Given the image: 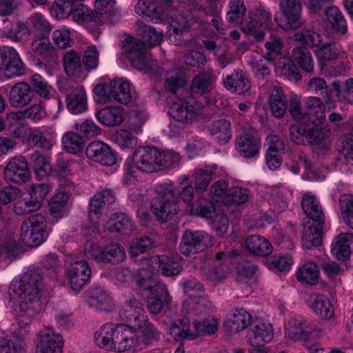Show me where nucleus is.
I'll use <instances>...</instances> for the list:
<instances>
[{
    "mask_svg": "<svg viewBox=\"0 0 353 353\" xmlns=\"http://www.w3.org/2000/svg\"><path fill=\"white\" fill-rule=\"evenodd\" d=\"M207 25V22H205L199 16L193 14L189 17H184L182 15L177 16L172 20L170 25V40L174 43V45H180L179 42L172 41V33L176 35H182L189 29L202 32L205 30Z\"/></svg>",
    "mask_w": 353,
    "mask_h": 353,
    "instance_id": "4468645a",
    "label": "nucleus"
},
{
    "mask_svg": "<svg viewBox=\"0 0 353 353\" xmlns=\"http://www.w3.org/2000/svg\"><path fill=\"white\" fill-rule=\"evenodd\" d=\"M63 339L61 334L49 327L39 332L37 345V353H61Z\"/></svg>",
    "mask_w": 353,
    "mask_h": 353,
    "instance_id": "f3484780",
    "label": "nucleus"
},
{
    "mask_svg": "<svg viewBox=\"0 0 353 353\" xmlns=\"http://www.w3.org/2000/svg\"><path fill=\"white\" fill-rule=\"evenodd\" d=\"M107 228L113 232L127 234L131 231V223L124 213H115L109 219Z\"/></svg>",
    "mask_w": 353,
    "mask_h": 353,
    "instance_id": "e2e57ef3",
    "label": "nucleus"
},
{
    "mask_svg": "<svg viewBox=\"0 0 353 353\" xmlns=\"http://www.w3.org/2000/svg\"><path fill=\"white\" fill-rule=\"evenodd\" d=\"M96 117L105 126H117L123 122V110L117 106H108L99 110Z\"/></svg>",
    "mask_w": 353,
    "mask_h": 353,
    "instance_id": "a19ab883",
    "label": "nucleus"
},
{
    "mask_svg": "<svg viewBox=\"0 0 353 353\" xmlns=\"http://www.w3.org/2000/svg\"><path fill=\"white\" fill-rule=\"evenodd\" d=\"M122 49L123 54L127 57L133 68L144 72H152L157 62L146 50L143 41L127 36L122 41Z\"/></svg>",
    "mask_w": 353,
    "mask_h": 353,
    "instance_id": "39448f33",
    "label": "nucleus"
},
{
    "mask_svg": "<svg viewBox=\"0 0 353 353\" xmlns=\"http://www.w3.org/2000/svg\"><path fill=\"white\" fill-rule=\"evenodd\" d=\"M92 270L86 261L71 263L67 268V279L73 290H79L88 281Z\"/></svg>",
    "mask_w": 353,
    "mask_h": 353,
    "instance_id": "dca6fc26",
    "label": "nucleus"
},
{
    "mask_svg": "<svg viewBox=\"0 0 353 353\" xmlns=\"http://www.w3.org/2000/svg\"><path fill=\"white\" fill-rule=\"evenodd\" d=\"M325 121H310L305 125L303 123L292 125L290 128L291 139L297 144L323 143L327 148L330 131Z\"/></svg>",
    "mask_w": 353,
    "mask_h": 353,
    "instance_id": "20e7f679",
    "label": "nucleus"
},
{
    "mask_svg": "<svg viewBox=\"0 0 353 353\" xmlns=\"http://www.w3.org/2000/svg\"><path fill=\"white\" fill-rule=\"evenodd\" d=\"M150 263L154 270L166 276L177 275L182 270L180 256L176 253L154 256L150 258Z\"/></svg>",
    "mask_w": 353,
    "mask_h": 353,
    "instance_id": "2eb2a0df",
    "label": "nucleus"
},
{
    "mask_svg": "<svg viewBox=\"0 0 353 353\" xmlns=\"http://www.w3.org/2000/svg\"><path fill=\"white\" fill-rule=\"evenodd\" d=\"M84 253L88 259L102 263L118 264L126 258L124 248L119 243H112L102 247L87 242L84 246Z\"/></svg>",
    "mask_w": 353,
    "mask_h": 353,
    "instance_id": "423d86ee",
    "label": "nucleus"
},
{
    "mask_svg": "<svg viewBox=\"0 0 353 353\" xmlns=\"http://www.w3.org/2000/svg\"><path fill=\"white\" fill-rule=\"evenodd\" d=\"M301 208L305 214L316 223H325V216L320 202L310 192H306L301 199Z\"/></svg>",
    "mask_w": 353,
    "mask_h": 353,
    "instance_id": "bb28decb",
    "label": "nucleus"
},
{
    "mask_svg": "<svg viewBox=\"0 0 353 353\" xmlns=\"http://www.w3.org/2000/svg\"><path fill=\"white\" fill-rule=\"evenodd\" d=\"M325 17L327 22L335 31L343 34L347 32V25L346 20L337 7L332 6L327 8L325 10Z\"/></svg>",
    "mask_w": 353,
    "mask_h": 353,
    "instance_id": "603ef678",
    "label": "nucleus"
},
{
    "mask_svg": "<svg viewBox=\"0 0 353 353\" xmlns=\"http://www.w3.org/2000/svg\"><path fill=\"white\" fill-rule=\"evenodd\" d=\"M63 65L64 71L69 77H77L83 71L80 56L74 50L67 51L63 54Z\"/></svg>",
    "mask_w": 353,
    "mask_h": 353,
    "instance_id": "49530a36",
    "label": "nucleus"
},
{
    "mask_svg": "<svg viewBox=\"0 0 353 353\" xmlns=\"http://www.w3.org/2000/svg\"><path fill=\"white\" fill-rule=\"evenodd\" d=\"M286 336L293 341H310L312 334L309 323L301 318L290 319L285 330Z\"/></svg>",
    "mask_w": 353,
    "mask_h": 353,
    "instance_id": "b1692460",
    "label": "nucleus"
},
{
    "mask_svg": "<svg viewBox=\"0 0 353 353\" xmlns=\"http://www.w3.org/2000/svg\"><path fill=\"white\" fill-rule=\"evenodd\" d=\"M112 100L122 104H128L131 100L129 82L123 79L112 81Z\"/></svg>",
    "mask_w": 353,
    "mask_h": 353,
    "instance_id": "bf43d9fd",
    "label": "nucleus"
},
{
    "mask_svg": "<svg viewBox=\"0 0 353 353\" xmlns=\"http://www.w3.org/2000/svg\"><path fill=\"white\" fill-rule=\"evenodd\" d=\"M245 247L248 250L259 256H267L272 251L271 243L259 235H251L245 239Z\"/></svg>",
    "mask_w": 353,
    "mask_h": 353,
    "instance_id": "de8ad7c7",
    "label": "nucleus"
},
{
    "mask_svg": "<svg viewBox=\"0 0 353 353\" xmlns=\"http://www.w3.org/2000/svg\"><path fill=\"white\" fill-rule=\"evenodd\" d=\"M307 121H325V104L318 97H310L305 101Z\"/></svg>",
    "mask_w": 353,
    "mask_h": 353,
    "instance_id": "a18cd8bd",
    "label": "nucleus"
},
{
    "mask_svg": "<svg viewBox=\"0 0 353 353\" xmlns=\"http://www.w3.org/2000/svg\"><path fill=\"white\" fill-rule=\"evenodd\" d=\"M168 113L175 120L188 124L196 119L199 112L190 102L179 99L171 105Z\"/></svg>",
    "mask_w": 353,
    "mask_h": 353,
    "instance_id": "4be33fe9",
    "label": "nucleus"
},
{
    "mask_svg": "<svg viewBox=\"0 0 353 353\" xmlns=\"http://www.w3.org/2000/svg\"><path fill=\"white\" fill-rule=\"evenodd\" d=\"M288 190L284 187L274 186L269 190L268 203L270 210L275 213H281L288 206Z\"/></svg>",
    "mask_w": 353,
    "mask_h": 353,
    "instance_id": "e433bc0d",
    "label": "nucleus"
},
{
    "mask_svg": "<svg viewBox=\"0 0 353 353\" xmlns=\"http://www.w3.org/2000/svg\"><path fill=\"white\" fill-rule=\"evenodd\" d=\"M155 191L157 196L151 203L152 212L157 219L167 222L180 210L179 193L172 184L167 183L157 185Z\"/></svg>",
    "mask_w": 353,
    "mask_h": 353,
    "instance_id": "7ed1b4c3",
    "label": "nucleus"
},
{
    "mask_svg": "<svg viewBox=\"0 0 353 353\" xmlns=\"http://www.w3.org/2000/svg\"><path fill=\"white\" fill-rule=\"evenodd\" d=\"M320 272L317 265L311 261H302L296 272L298 281L311 285L319 283Z\"/></svg>",
    "mask_w": 353,
    "mask_h": 353,
    "instance_id": "f704fd0d",
    "label": "nucleus"
},
{
    "mask_svg": "<svg viewBox=\"0 0 353 353\" xmlns=\"http://www.w3.org/2000/svg\"><path fill=\"white\" fill-rule=\"evenodd\" d=\"M292 58L299 67L307 72H312L314 61L310 50L305 46H298L292 50Z\"/></svg>",
    "mask_w": 353,
    "mask_h": 353,
    "instance_id": "6e6d98bb",
    "label": "nucleus"
},
{
    "mask_svg": "<svg viewBox=\"0 0 353 353\" xmlns=\"http://www.w3.org/2000/svg\"><path fill=\"white\" fill-rule=\"evenodd\" d=\"M86 301L90 305L103 310H111L113 307L112 298L103 288L99 287L92 288L88 291Z\"/></svg>",
    "mask_w": 353,
    "mask_h": 353,
    "instance_id": "ea45409f",
    "label": "nucleus"
},
{
    "mask_svg": "<svg viewBox=\"0 0 353 353\" xmlns=\"http://www.w3.org/2000/svg\"><path fill=\"white\" fill-rule=\"evenodd\" d=\"M49 192V187L44 183L30 186L27 196L19 199L14 205V210L19 215H25L38 210Z\"/></svg>",
    "mask_w": 353,
    "mask_h": 353,
    "instance_id": "1a4fd4ad",
    "label": "nucleus"
},
{
    "mask_svg": "<svg viewBox=\"0 0 353 353\" xmlns=\"http://www.w3.org/2000/svg\"><path fill=\"white\" fill-rule=\"evenodd\" d=\"M119 324L105 323L95 333L96 343L107 350H113L117 337V328Z\"/></svg>",
    "mask_w": 353,
    "mask_h": 353,
    "instance_id": "72a5a7b5",
    "label": "nucleus"
},
{
    "mask_svg": "<svg viewBox=\"0 0 353 353\" xmlns=\"http://www.w3.org/2000/svg\"><path fill=\"white\" fill-rule=\"evenodd\" d=\"M260 145V139L251 134L239 136L236 141L238 151L245 158H252L257 154Z\"/></svg>",
    "mask_w": 353,
    "mask_h": 353,
    "instance_id": "4c0bfd02",
    "label": "nucleus"
},
{
    "mask_svg": "<svg viewBox=\"0 0 353 353\" xmlns=\"http://www.w3.org/2000/svg\"><path fill=\"white\" fill-rule=\"evenodd\" d=\"M119 315L123 321L135 326L138 323H143L147 316L143 308L141 301L132 299L125 302L119 311Z\"/></svg>",
    "mask_w": 353,
    "mask_h": 353,
    "instance_id": "5701e85b",
    "label": "nucleus"
},
{
    "mask_svg": "<svg viewBox=\"0 0 353 353\" xmlns=\"http://www.w3.org/2000/svg\"><path fill=\"white\" fill-rule=\"evenodd\" d=\"M134 10L139 15H144L154 23H161L168 17L166 6L155 0H139Z\"/></svg>",
    "mask_w": 353,
    "mask_h": 353,
    "instance_id": "412c9836",
    "label": "nucleus"
},
{
    "mask_svg": "<svg viewBox=\"0 0 353 353\" xmlns=\"http://www.w3.org/2000/svg\"><path fill=\"white\" fill-rule=\"evenodd\" d=\"M74 20L80 25L88 27L98 24L99 17L94 11L84 4L78 5L73 12Z\"/></svg>",
    "mask_w": 353,
    "mask_h": 353,
    "instance_id": "3c124183",
    "label": "nucleus"
},
{
    "mask_svg": "<svg viewBox=\"0 0 353 353\" xmlns=\"http://www.w3.org/2000/svg\"><path fill=\"white\" fill-rule=\"evenodd\" d=\"M46 218L41 213L23 221L21 225V239L23 243L30 247L40 245L46 236Z\"/></svg>",
    "mask_w": 353,
    "mask_h": 353,
    "instance_id": "0eeeda50",
    "label": "nucleus"
},
{
    "mask_svg": "<svg viewBox=\"0 0 353 353\" xmlns=\"http://www.w3.org/2000/svg\"><path fill=\"white\" fill-rule=\"evenodd\" d=\"M74 0H55L50 8V14L57 19H63L73 14Z\"/></svg>",
    "mask_w": 353,
    "mask_h": 353,
    "instance_id": "0e129e2a",
    "label": "nucleus"
},
{
    "mask_svg": "<svg viewBox=\"0 0 353 353\" xmlns=\"http://www.w3.org/2000/svg\"><path fill=\"white\" fill-rule=\"evenodd\" d=\"M339 205L343 221L353 229V195H342L339 199Z\"/></svg>",
    "mask_w": 353,
    "mask_h": 353,
    "instance_id": "774afa93",
    "label": "nucleus"
},
{
    "mask_svg": "<svg viewBox=\"0 0 353 353\" xmlns=\"http://www.w3.org/2000/svg\"><path fill=\"white\" fill-rule=\"evenodd\" d=\"M276 69L277 72H280L281 75L287 77L290 80L298 81L301 79L297 66L294 63L293 60L289 58H279L276 64Z\"/></svg>",
    "mask_w": 353,
    "mask_h": 353,
    "instance_id": "052dcab7",
    "label": "nucleus"
},
{
    "mask_svg": "<svg viewBox=\"0 0 353 353\" xmlns=\"http://www.w3.org/2000/svg\"><path fill=\"white\" fill-rule=\"evenodd\" d=\"M34 95L32 88L28 83L19 82L12 87L9 101L13 107L23 108L33 99Z\"/></svg>",
    "mask_w": 353,
    "mask_h": 353,
    "instance_id": "a878e982",
    "label": "nucleus"
},
{
    "mask_svg": "<svg viewBox=\"0 0 353 353\" xmlns=\"http://www.w3.org/2000/svg\"><path fill=\"white\" fill-rule=\"evenodd\" d=\"M154 273L148 268L138 270L137 283L143 290L150 292L149 296H157L169 301V294L166 285L153 279Z\"/></svg>",
    "mask_w": 353,
    "mask_h": 353,
    "instance_id": "ddd939ff",
    "label": "nucleus"
},
{
    "mask_svg": "<svg viewBox=\"0 0 353 353\" xmlns=\"http://www.w3.org/2000/svg\"><path fill=\"white\" fill-rule=\"evenodd\" d=\"M273 338L272 326L270 323L256 322L250 332L248 341L253 347H263Z\"/></svg>",
    "mask_w": 353,
    "mask_h": 353,
    "instance_id": "473e14b6",
    "label": "nucleus"
},
{
    "mask_svg": "<svg viewBox=\"0 0 353 353\" xmlns=\"http://www.w3.org/2000/svg\"><path fill=\"white\" fill-rule=\"evenodd\" d=\"M212 137L220 143H226L232 137L231 124L226 119L214 121L209 126Z\"/></svg>",
    "mask_w": 353,
    "mask_h": 353,
    "instance_id": "09e8293b",
    "label": "nucleus"
},
{
    "mask_svg": "<svg viewBox=\"0 0 353 353\" xmlns=\"http://www.w3.org/2000/svg\"><path fill=\"white\" fill-rule=\"evenodd\" d=\"M73 160L59 157L57 159L55 168L54 170L59 186L64 190L70 191L74 189V183L68 178L72 174Z\"/></svg>",
    "mask_w": 353,
    "mask_h": 353,
    "instance_id": "393cba45",
    "label": "nucleus"
},
{
    "mask_svg": "<svg viewBox=\"0 0 353 353\" xmlns=\"http://www.w3.org/2000/svg\"><path fill=\"white\" fill-rule=\"evenodd\" d=\"M308 306L323 319H330L334 316V309L330 299L323 294H312L307 300Z\"/></svg>",
    "mask_w": 353,
    "mask_h": 353,
    "instance_id": "c85d7f7f",
    "label": "nucleus"
},
{
    "mask_svg": "<svg viewBox=\"0 0 353 353\" xmlns=\"http://www.w3.org/2000/svg\"><path fill=\"white\" fill-rule=\"evenodd\" d=\"M352 243V235L349 233H342L333 241L331 252L338 260L346 261L351 254V245Z\"/></svg>",
    "mask_w": 353,
    "mask_h": 353,
    "instance_id": "c9c22d12",
    "label": "nucleus"
},
{
    "mask_svg": "<svg viewBox=\"0 0 353 353\" xmlns=\"http://www.w3.org/2000/svg\"><path fill=\"white\" fill-rule=\"evenodd\" d=\"M117 337L116 343L113 346V351L117 352H125L134 347L138 339L132 328L125 324H119L117 328Z\"/></svg>",
    "mask_w": 353,
    "mask_h": 353,
    "instance_id": "7c9ffc66",
    "label": "nucleus"
},
{
    "mask_svg": "<svg viewBox=\"0 0 353 353\" xmlns=\"http://www.w3.org/2000/svg\"><path fill=\"white\" fill-rule=\"evenodd\" d=\"M214 311L212 303L203 296H189L182 306V314L190 321L205 317Z\"/></svg>",
    "mask_w": 353,
    "mask_h": 353,
    "instance_id": "9b49d317",
    "label": "nucleus"
},
{
    "mask_svg": "<svg viewBox=\"0 0 353 353\" xmlns=\"http://www.w3.org/2000/svg\"><path fill=\"white\" fill-rule=\"evenodd\" d=\"M190 319L185 316L181 319L176 321L170 328V334L176 341L196 339L197 334L190 332Z\"/></svg>",
    "mask_w": 353,
    "mask_h": 353,
    "instance_id": "8fccbe9b",
    "label": "nucleus"
},
{
    "mask_svg": "<svg viewBox=\"0 0 353 353\" xmlns=\"http://www.w3.org/2000/svg\"><path fill=\"white\" fill-rule=\"evenodd\" d=\"M241 27L244 33L252 36L256 41H261L264 39L265 33L263 26L252 13L241 21Z\"/></svg>",
    "mask_w": 353,
    "mask_h": 353,
    "instance_id": "13d9d810",
    "label": "nucleus"
},
{
    "mask_svg": "<svg viewBox=\"0 0 353 353\" xmlns=\"http://www.w3.org/2000/svg\"><path fill=\"white\" fill-rule=\"evenodd\" d=\"M209 243L210 236L206 233L185 230L180 243L179 250L182 254L190 256L203 250Z\"/></svg>",
    "mask_w": 353,
    "mask_h": 353,
    "instance_id": "f8f14e48",
    "label": "nucleus"
},
{
    "mask_svg": "<svg viewBox=\"0 0 353 353\" xmlns=\"http://www.w3.org/2000/svg\"><path fill=\"white\" fill-rule=\"evenodd\" d=\"M193 325L197 334L201 335H212L217 331L219 327L217 319L212 314L201 319V321H194Z\"/></svg>",
    "mask_w": 353,
    "mask_h": 353,
    "instance_id": "69168bd1",
    "label": "nucleus"
},
{
    "mask_svg": "<svg viewBox=\"0 0 353 353\" xmlns=\"http://www.w3.org/2000/svg\"><path fill=\"white\" fill-rule=\"evenodd\" d=\"M280 8L282 16L275 17V21L280 28L284 30L296 29L304 23L301 17L302 5L300 0H281Z\"/></svg>",
    "mask_w": 353,
    "mask_h": 353,
    "instance_id": "6e6552de",
    "label": "nucleus"
},
{
    "mask_svg": "<svg viewBox=\"0 0 353 353\" xmlns=\"http://www.w3.org/2000/svg\"><path fill=\"white\" fill-rule=\"evenodd\" d=\"M13 287L19 296V307L17 316L19 330L16 333V337L22 341L29 332L28 327L32 319L41 310L42 276L35 270L27 272L19 281H15Z\"/></svg>",
    "mask_w": 353,
    "mask_h": 353,
    "instance_id": "f257e3e1",
    "label": "nucleus"
},
{
    "mask_svg": "<svg viewBox=\"0 0 353 353\" xmlns=\"http://www.w3.org/2000/svg\"><path fill=\"white\" fill-rule=\"evenodd\" d=\"M324 225L325 223L310 222L309 220L303 223L302 243L304 248L310 249L321 244Z\"/></svg>",
    "mask_w": 353,
    "mask_h": 353,
    "instance_id": "cd10ccee",
    "label": "nucleus"
},
{
    "mask_svg": "<svg viewBox=\"0 0 353 353\" xmlns=\"http://www.w3.org/2000/svg\"><path fill=\"white\" fill-rule=\"evenodd\" d=\"M34 36L49 35L52 26L41 13H34L29 19Z\"/></svg>",
    "mask_w": 353,
    "mask_h": 353,
    "instance_id": "338daca9",
    "label": "nucleus"
},
{
    "mask_svg": "<svg viewBox=\"0 0 353 353\" xmlns=\"http://www.w3.org/2000/svg\"><path fill=\"white\" fill-rule=\"evenodd\" d=\"M113 140L121 148L132 149L138 142L137 132L131 128L119 130L113 135Z\"/></svg>",
    "mask_w": 353,
    "mask_h": 353,
    "instance_id": "4d7b16f0",
    "label": "nucleus"
},
{
    "mask_svg": "<svg viewBox=\"0 0 353 353\" xmlns=\"http://www.w3.org/2000/svg\"><path fill=\"white\" fill-rule=\"evenodd\" d=\"M26 67L16 50L12 47H0V76L8 79L22 76Z\"/></svg>",
    "mask_w": 353,
    "mask_h": 353,
    "instance_id": "9d476101",
    "label": "nucleus"
},
{
    "mask_svg": "<svg viewBox=\"0 0 353 353\" xmlns=\"http://www.w3.org/2000/svg\"><path fill=\"white\" fill-rule=\"evenodd\" d=\"M85 154L89 159L103 165H112L116 163V154L110 146L97 141L90 143L86 148Z\"/></svg>",
    "mask_w": 353,
    "mask_h": 353,
    "instance_id": "aec40b11",
    "label": "nucleus"
},
{
    "mask_svg": "<svg viewBox=\"0 0 353 353\" xmlns=\"http://www.w3.org/2000/svg\"><path fill=\"white\" fill-rule=\"evenodd\" d=\"M180 161L178 153L159 151L154 147H140L133 154V162L137 170L153 173L174 167Z\"/></svg>",
    "mask_w": 353,
    "mask_h": 353,
    "instance_id": "f03ea898",
    "label": "nucleus"
},
{
    "mask_svg": "<svg viewBox=\"0 0 353 353\" xmlns=\"http://www.w3.org/2000/svg\"><path fill=\"white\" fill-rule=\"evenodd\" d=\"M66 106L70 112L75 114L83 113L87 110V96L83 86H77L68 94Z\"/></svg>",
    "mask_w": 353,
    "mask_h": 353,
    "instance_id": "2f4dec72",
    "label": "nucleus"
},
{
    "mask_svg": "<svg viewBox=\"0 0 353 353\" xmlns=\"http://www.w3.org/2000/svg\"><path fill=\"white\" fill-rule=\"evenodd\" d=\"M28 139L33 145L45 150H50L55 143L54 139L44 134L38 128H31L28 134Z\"/></svg>",
    "mask_w": 353,
    "mask_h": 353,
    "instance_id": "680f3d73",
    "label": "nucleus"
},
{
    "mask_svg": "<svg viewBox=\"0 0 353 353\" xmlns=\"http://www.w3.org/2000/svg\"><path fill=\"white\" fill-rule=\"evenodd\" d=\"M269 105L272 114L282 118L287 109V98L281 88L272 86L270 89Z\"/></svg>",
    "mask_w": 353,
    "mask_h": 353,
    "instance_id": "58836bf2",
    "label": "nucleus"
},
{
    "mask_svg": "<svg viewBox=\"0 0 353 353\" xmlns=\"http://www.w3.org/2000/svg\"><path fill=\"white\" fill-rule=\"evenodd\" d=\"M30 48L35 57L48 65L55 63L58 59V55L49 39V35L34 36Z\"/></svg>",
    "mask_w": 353,
    "mask_h": 353,
    "instance_id": "6ab92c4d",
    "label": "nucleus"
},
{
    "mask_svg": "<svg viewBox=\"0 0 353 353\" xmlns=\"http://www.w3.org/2000/svg\"><path fill=\"white\" fill-rule=\"evenodd\" d=\"M136 30L141 33L144 43L150 47L159 46L163 38V32L146 25L142 20L135 23Z\"/></svg>",
    "mask_w": 353,
    "mask_h": 353,
    "instance_id": "37998d69",
    "label": "nucleus"
},
{
    "mask_svg": "<svg viewBox=\"0 0 353 353\" xmlns=\"http://www.w3.org/2000/svg\"><path fill=\"white\" fill-rule=\"evenodd\" d=\"M114 0H96V13L99 17V21H117L120 19V14L114 9Z\"/></svg>",
    "mask_w": 353,
    "mask_h": 353,
    "instance_id": "c03bdc74",
    "label": "nucleus"
},
{
    "mask_svg": "<svg viewBox=\"0 0 353 353\" xmlns=\"http://www.w3.org/2000/svg\"><path fill=\"white\" fill-rule=\"evenodd\" d=\"M4 176L7 181L21 183L30 179V172L26 159L14 157L10 159L4 169Z\"/></svg>",
    "mask_w": 353,
    "mask_h": 353,
    "instance_id": "a211bd4d",
    "label": "nucleus"
},
{
    "mask_svg": "<svg viewBox=\"0 0 353 353\" xmlns=\"http://www.w3.org/2000/svg\"><path fill=\"white\" fill-rule=\"evenodd\" d=\"M1 32L3 37L14 42L21 41L24 36L30 34V30L24 23L21 21L13 23L8 20L3 21Z\"/></svg>",
    "mask_w": 353,
    "mask_h": 353,
    "instance_id": "79ce46f5",
    "label": "nucleus"
},
{
    "mask_svg": "<svg viewBox=\"0 0 353 353\" xmlns=\"http://www.w3.org/2000/svg\"><path fill=\"white\" fill-rule=\"evenodd\" d=\"M307 91L313 92L317 95L325 97V104L328 106L334 107V102L332 101L328 85L325 80L321 77H314L308 80L306 84Z\"/></svg>",
    "mask_w": 353,
    "mask_h": 353,
    "instance_id": "864d4df0",
    "label": "nucleus"
},
{
    "mask_svg": "<svg viewBox=\"0 0 353 353\" xmlns=\"http://www.w3.org/2000/svg\"><path fill=\"white\" fill-rule=\"evenodd\" d=\"M223 81L228 90L236 94H245L251 87L248 76L243 70H236L228 75Z\"/></svg>",
    "mask_w": 353,
    "mask_h": 353,
    "instance_id": "c756f323",
    "label": "nucleus"
},
{
    "mask_svg": "<svg viewBox=\"0 0 353 353\" xmlns=\"http://www.w3.org/2000/svg\"><path fill=\"white\" fill-rule=\"evenodd\" d=\"M252 316L243 309H236L228 321L231 332L238 333L246 329L252 323Z\"/></svg>",
    "mask_w": 353,
    "mask_h": 353,
    "instance_id": "5fc2aeb1",
    "label": "nucleus"
}]
</instances>
